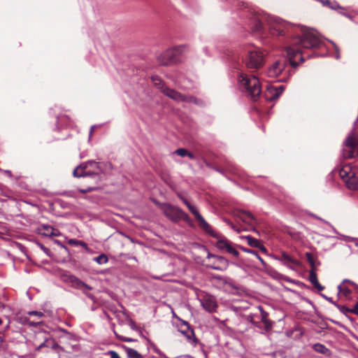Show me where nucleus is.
<instances>
[{"label":"nucleus","instance_id":"1","mask_svg":"<svg viewBox=\"0 0 358 358\" xmlns=\"http://www.w3.org/2000/svg\"><path fill=\"white\" fill-rule=\"evenodd\" d=\"M320 43V40L310 32H305L301 36L293 37L290 45L285 48L287 60L282 59L274 62L268 69V76L271 78L278 77L285 70L287 62L293 68H296L299 62H303V49L318 48Z\"/></svg>","mask_w":358,"mask_h":358},{"label":"nucleus","instance_id":"2","mask_svg":"<svg viewBox=\"0 0 358 358\" xmlns=\"http://www.w3.org/2000/svg\"><path fill=\"white\" fill-rule=\"evenodd\" d=\"M160 208L166 217L173 222H178L180 220L185 222L189 227H194L192 220L182 209L169 203H162Z\"/></svg>","mask_w":358,"mask_h":358},{"label":"nucleus","instance_id":"3","mask_svg":"<svg viewBox=\"0 0 358 358\" xmlns=\"http://www.w3.org/2000/svg\"><path fill=\"white\" fill-rule=\"evenodd\" d=\"M238 79L248 95L250 96L253 100H256L262 92L259 79L255 76L250 77L244 73H241Z\"/></svg>","mask_w":358,"mask_h":358},{"label":"nucleus","instance_id":"4","mask_svg":"<svg viewBox=\"0 0 358 358\" xmlns=\"http://www.w3.org/2000/svg\"><path fill=\"white\" fill-rule=\"evenodd\" d=\"M338 174L348 188L358 189V169L344 165L339 169Z\"/></svg>","mask_w":358,"mask_h":358},{"label":"nucleus","instance_id":"5","mask_svg":"<svg viewBox=\"0 0 358 358\" xmlns=\"http://www.w3.org/2000/svg\"><path fill=\"white\" fill-rule=\"evenodd\" d=\"M243 62L247 69L252 71L260 69L264 64V55L257 48L248 50Z\"/></svg>","mask_w":358,"mask_h":358},{"label":"nucleus","instance_id":"6","mask_svg":"<svg viewBox=\"0 0 358 358\" xmlns=\"http://www.w3.org/2000/svg\"><path fill=\"white\" fill-rule=\"evenodd\" d=\"M186 48V45H180L167 49L158 57V63L162 66L171 65L176 62V57L182 54Z\"/></svg>","mask_w":358,"mask_h":358},{"label":"nucleus","instance_id":"7","mask_svg":"<svg viewBox=\"0 0 358 358\" xmlns=\"http://www.w3.org/2000/svg\"><path fill=\"white\" fill-rule=\"evenodd\" d=\"M101 172L99 163L90 161L85 164H81L73 171L75 177H83L88 176H98Z\"/></svg>","mask_w":358,"mask_h":358},{"label":"nucleus","instance_id":"8","mask_svg":"<svg viewBox=\"0 0 358 358\" xmlns=\"http://www.w3.org/2000/svg\"><path fill=\"white\" fill-rule=\"evenodd\" d=\"M343 156L345 159L358 156V134H352L345 140L343 148Z\"/></svg>","mask_w":358,"mask_h":358},{"label":"nucleus","instance_id":"9","mask_svg":"<svg viewBox=\"0 0 358 358\" xmlns=\"http://www.w3.org/2000/svg\"><path fill=\"white\" fill-rule=\"evenodd\" d=\"M162 92L176 101L194 103V104H199V100L194 96L185 95L175 90L171 89L166 85H162Z\"/></svg>","mask_w":358,"mask_h":358},{"label":"nucleus","instance_id":"10","mask_svg":"<svg viewBox=\"0 0 358 358\" xmlns=\"http://www.w3.org/2000/svg\"><path fill=\"white\" fill-rule=\"evenodd\" d=\"M188 210L194 215L195 219L199 223V227L206 234L212 237H217V232L212 228V227L206 221L203 217L199 213L197 208L192 205L189 204L187 206Z\"/></svg>","mask_w":358,"mask_h":358},{"label":"nucleus","instance_id":"11","mask_svg":"<svg viewBox=\"0 0 358 358\" xmlns=\"http://www.w3.org/2000/svg\"><path fill=\"white\" fill-rule=\"evenodd\" d=\"M217 234L218 235L217 237H215L217 238V241L215 243V246L217 248H218L220 250L225 251L234 257H238L239 255V252L234 248L233 243L224 236L218 234L217 232Z\"/></svg>","mask_w":358,"mask_h":358},{"label":"nucleus","instance_id":"12","mask_svg":"<svg viewBox=\"0 0 358 358\" xmlns=\"http://www.w3.org/2000/svg\"><path fill=\"white\" fill-rule=\"evenodd\" d=\"M293 27L285 22L275 21L270 24V32L273 36H283L291 33Z\"/></svg>","mask_w":358,"mask_h":358},{"label":"nucleus","instance_id":"13","mask_svg":"<svg viewBox=\"0 0 358 358\" xmlns=\"http://www.w3.org/2000/svg\"><path fill=\"white\" fill-rule=\"evenodd\" d=\"M66 281L69 282L71 285V287L82 290L83 294H85L86 296H87L89 298H92V295L91 294H89L87 291V290H92V287L85 282H83L81 280L78 278L77 277L74 275H68L66 276V278L65 279Z\"/></svg>","mask_w":358,"mask_h":358},{"label":"nucleus","instance_id":"14","mask_svg":"<svg viewBox=\"0 0 358 358\" xmlns=\"http://www.w3.org/2000/svg\"><path fill=\"white\" fill-rule=\"evenodd\" d=\"M182 324L179 327V331L188 340V341L196 345L198 339L195 336L194 330L190 327L188 322L181 320Z\"/></svg>","mask_w":358,"mask_h":358},{"label":"nucleus","instance_id":"15","mask_svg":"<svg viewBox=\"0 0 358 358\" xmlns=\"http://www.w3.org/2000/svg\"><path fill=\"white\" fill-rule=\"evenodd\" d=\"M208 259L214 258L215 261L210 267L214 270L224 271L228 268L229 261L222 257L208 253Z\"/></svg>","mask_w":358,"mask_h":358},{"label":"nucleus","instance_id":"16","mask_svg":"<svg viewBox=\"0 0 358 358\" xmlns=\"http://www.w3.org/2000/svg\"><path fill=\"white\" fill-rule=\"evenodd\" d=\"M284 90V87L282 85L279 86L278 87H268L266 89L265 92V98L268 101H273L277 99L280 94L282 93Z\"/></svg>","mask_w":358,"mask_h":358},{"label":"nucleus","instance_id":"17","mask_svg":"<svg viewBox=\"0 0 358 358\" xmlns=\"http://www.w3.org/2000/svg\"><path fill=\"white\" fill-rule=\"evenodd\" d=\"M38 233L44 236H53L57 237L60 235L58 229L53 228L50 225H41L38 227Z\"/></svg>","mask_w":358,"mask_h":358},{"label":"nucleus","instance_id":"18","mask_svg":"<svg viewBox=\"0 0 358 358\" xmlns=\"http://www.w3.org/2000/svg\"><path fill=\"white\" fill-rule=\"evenodd\" d=\"M202 306L208 312H213L217 308L215 299L212 296H204L201 299Z\"/></svg>","mask_w":358,"mask_h":358},{"label":"nucleus","instance_id":"19","mask_svg":"<svg viewBox=\"0 0 358 358\" xmlns=\"http://www.w3.org/2000/svg\"><path fill=\"white\" fill-rule=\"evenodd\" d=\"M277 259L282 262L289 268H292V265L300 266V262L299 260L294 259L286 252H282L280 255L277 257Z\"/></svg>","mask_w":358,"mask_h":358},{"label":"nucleus","instance_id":"20","mask_svg":"<svg viewBox=\"0 0 358 358\" xmlns=\"http://www.w3.org/2000/svg\"><path fill=\"white\" fill-rule=\"evenodd\" d=\"M237 216L243 222L249 224H252L255 220L253 215L251 213L245 210L238 211Z\"/></svg>","mask_w":358,"mask_h":358},{"label":"nucleus","instance_id":"21","mask_svg":"<svg viewBox=\"0 0 358 358\" xmlns=\"http://www.w3.org/2000/svg\"><path fill=\"white\" fill-rule=\"evenodd\" d=\"M309 281L311 282V284L313 285V287L316 289H317L320 291H322L324 289V287L321 285L320 282H318L317 274L315 273V270L310 269L309 271V277H308Z\"/></svg>","mask_w":358,"mask_h":358},{"label":"nucleus","instance_id":"22","mask_svg":"<svg viewBox=\"0 0 358 358\" xmlns=\"http://www.w3.org/2000/svg\"><path fill=\"white\" fill-rule=\"evenodd\" d=\"M316 1L320 2L324 6H327L332 10H336L341 8L338 3L335 1L330 0H315Z\"/></svg>","mask_w":358,"mask_h":358},{"label":"nucleus","instance_id":"23","mask_svg":"<svg viewBox=\"0 0 358 358\" xmlns=\"http://www.w3.org/2000/svg\"><path fill=\"white\" fill-rule=\"evenodd\" d=\"M260 311V316H261V320L264 324L265 328L266 329H269L271 328V322L267 319L268 313L264 311L262 308H259Z\"/></svg>","mask_w":358,"mask_h":358},{"label":"nucleus","instance_id":"24","mask_svg":"<svg viewBox=\"0 0 358 358\" xmlns=\"http://www.w3.org/2000/svg\"><path fill=\"white\" fill-rule=\"evenodd\" d=\"M313 349L317 352L321 353L322 355H329V350L321 343L315 344L313 345Z\"/></svg>","mask_w":358,"mask_h":358},{"label":"nucleus","instance_id":"25","mask_svg":"<svg viewBox=\"0 0 358 358\" xmlns=\"http://www.w3.org/2000/svg\"><path fill=\"white\" fill-rule=\"evenodd\" d=\"M125 350L129 358H143V356L133 348H126Z\"/></svg>","mask_w":358,"mask_h":358},{"label":"nucleus","instance_id":"26","mask_svg":"<svg viewBox=\"0 0 358 358\" xmlns=\"http://www.w3.org/2000/svg\"><path fill=\"white\" fill-rule=\"evenodd\" d=\"M338 292L342 294L345 298H348L352 293L351 290L343 286V284L338 286Z\"/></svg>","mask_w":358,"mask_h":358},{"label":"nucleus","instance_id":"27","mask_svg":"<svg viewBox=\"0 0 358 358\" xmlns=\"http://www.w3.org/2000/svg\"><path fill=\"white\" fill-rule=\"evenodd\" d=\"M251 29L254 32H261L263 29L262 22L259 20H255L254 22V25L251 27Z\"/></svg>","mask_w":358,"mask_h":358},{"label":"nucleus","instance_id":"28","mask_svg":"<svg viewBox=\"0 0 358 358\" xmlns=\"http://www.w3.org/2000/svg\"><path fill=\"white\" fill-rule=\"evenodd\" d=\"M94 260L99 264H106L108 262V258L105 254H101L98 257L94 258Z\"/></svg>","mask_w":358,"mask_h":358},{"label":"nucleus","instance_id":"29","mask_svg":"<svg viewBox=\"0 0 358 358\" xmlns=\"http://www.w3.org/2000/svg\"><path fill=\"white\" fill-rule=\"evenodd\" d=\"M247 239L248 244L254 248H257L260 243L259 241L252 237V236H246L245 238Z\"/></svg>","mask_w":358,"mask_h":358},{"label":"nucleus","instance_id":"30","mask_svg":"<svg viewBox=\"0 0 358 358\" xmlns=\"http://www.w3.org/2000/svg\"><path fill=\"white\" fill-rule=\"evenodd\" d=\"M306 259H307L308 262L309 263V264L311 267L310 269L315 270V261L313 257V255L310 252H306Z\"/></svg>","mask_w":358,"mask_h":358},{"label":"nucleus","instance_id":"31","mask_svg":"<svg viewBox=\"0 0 358 358\" xmlns=\"http://www.w3.org/2000/svg\"><path fill=\"white\" fill-rule=\"evenodd\" d=\"M152 81L154 83V85H156V86H158L159 89H160L161 90H162V85H165L162 83V80L159 78L157 77V76L152 77Z\"/></svg>","mask_w":358,"mask_h":358},{"label":"nucleus","instance_id":"32","mask_svg":"<svg viewBox=\"0 0 358 358\" xmlns=\"http://www.w3.org/2000/svg\"><path fill=\"white\" fill-rule=\"evenodd\" d=\"M69 243L70 245H81L84 248H87V244L85 243H84L83 241H77V240H75V239H70L69 241Z\"/></svg>","mask_w":358,"mask_h":358},{"label":"nucleus","instance_id":"33","mask_svg":"<svg viewBox=\"0 0 358 358\" xmlns=\"http://www.w3.org/2000/svg\"><path fill=\"white\" fill-rule=\"evenodd\" d=\"M187 151L188 150L185 148H179L175 151V153L177 154L178 155L183 157L187 155Z\"/></svg>","mask_w":358,"mask_h":358},{"label":"nucleus","instance_id":"34","mask_svg":"<svg viewBox=\"0 0 358 358\" xmlns=\"http://www.w3.org/2000/svg\"><path fill=\"white\" fill-rule=\"evenodd\" d=\"M29 315H34L38 317V318H41L44 316L43 313L40 311H29L27 313Z\"/></svg>","mask_w":358,"mask_h":358},{"label":"nucleus","instance_id":"35","mask_svg":"<svg viewBox=\"0 0 358 358\" xmlns=\"http://www.w3.org/2000/svg\"><path fill=\"white\" fill-rule=\"evenodd\" d=\"M214 279L216 280H218L219 282H220L222 284H227V278H225V277H222V276H215L214 277Z\"/></svg>","mask_w":358,"mask_h":358},{"label":"nucleus","instance_id":"36","mask_svg":"<svg viewBox=\"0 0 358 358\" xmlns=\"http://www.w3.org/2000/svg\"><path fill=\"white\" fill-rule=\"evenodd\" d=\"M240 248H241L243 251H244V252H245L250 253V254H252V255H255V256H257V252H256V251H255V250H253L248 249V248H244V247H240Z\"/></svg>","mask_w":358,"mask_h":358},{"label":"nucleus","instance_id":"37","mask_svg":"<svg viewBox=\"0 0 358 358\" xmlns=\"http://www.w3.org/2000/svg\"><path fill=\"white\" fill-rule=\"evenodd\" d=\"M108 355H110V358H121L118 353L113 350L109 351Z\"/></svg>","mask_w":358,"mask_h":358},{"label":"nucleus","instance_id":"38","mask_svg":"<svg viewBox=\"0 0 358 358\" xmlns=\"http://www.w3.org/2000/svg\"><path fill=\"white\" fill-rule=\"evenodd\" d=\"M94 189V188H93V187H88L87 189H79L78 191L81 193L85 194L87 192H90L93 191Z\"/></svg>","mask_w":358,"mask_h":358},{"label":"nucleus","instance_id":"39","mask_svg":"<svg viewBox=\"0 0 358 358\" xmlns=\"http://www.w3.org/2000/svg\"><path fill=\"white\" fill-rule=\"evenodd\" d=\"M27 322L32 327H37L41 323V322L39 321H29V320H27Z\"/></svg>","mask_w":358,"mask_h":358},{"label":"nucleus","instance_id":"40","mask_svg":"<svg viewBox=\"0 0 358 358\" xmlns=\"http://www.w3.org/2000/svg\"><path fill=\"white\" fill-rule=\"evenodd\" d=\"M227 224L229 225L234 231L239 232V229L229 220L226 221Z\"/></svg>","mask_w":358,"mask_h":358},{"label":"nucleus","instance_id":"41","mask_svg":"<svg viewBox=\"0 0 358 358\" xmlns=\"http://www.w3.org/2000/svg\"><path fill=\"white\" fill-rule=\"evenodd\" d=\"M178 196H179L180 199L182 201V203L186 206H187L189 204H190V203L185 197H183L182 196L179 195Z\"/></svg>","mask_w":358,"mask_h":358},{"label":"nucleus","instance_id":"42","mask_svg":"<svg viewBox=\"0 0 358 358\" xmlns=\"http://www.w3.org/2000/svg\"><path fill=\"white\" fill-rule=\"evenodd\" d=\"M257 248H259V250L263 253L267 252V249L262 244H261V243H259V246Z\"/></svg>","mask_w":358,"mask_h":358},{"label":"nucleus","instance_id":"43","mask_svg":"<svg viewBox=\"0 0 358 358\" xmlns=\"http://www.w3.org/2000/svg\"><path fill=\"white\" fill-rule=\"evenodd\" d=\"M259 260V262H261V264H262V266L264 267H266L267 266V264L266 263L264 262V260L257 254V256H255Z\"/></svg>","mask_w":358,"mask_h":358},{"label":"nucleus","instance_id":"44","mask_svg":"<svg viewBox=\"0 0 358 358\" xmlns=\"http://www.w3.org/2000/svg\"><path fill=\"white\" fill-rule=\"evenodd\" d=\"M358 303L355 306L354 308L350 310V312L353 313H355V314H358ZM348 311H350V310L347 309Z\"/></svg>","mask_w":358,"mask_h":358},{"label":"nucleus","instance_id":"45","mask_svg":"<svg viewBox=\"0 0 358 358\" xmlns=\"http://www.w3.org/2000/svg\"><path fill=\"white\" fill-rule=\"evenodd\" d=\"M345 282H348L350 283V285H352L354 287L357 288V284H355V282H353L352 281H350V280H344L343 281V284L345 283Z\"/></svg>","mask_w":358,"mask_h":358},{"label":"nucleus","instance_id":"46","mask_svg":"<svg viewBox=\"0 0 358 358\" xmlns=\"http://www.w3.org/2000/svg\"><path fill=\"white\" fill-rule=\"evenodd\" d=\"M186 156H187L190 159H194V155L192 152H190L189 151H187V154Z\"/></svg>","mask_w":358,"mask_h":358},{"label":"nucleus","instance_id":"47","mask_svg":"<svg viewBox=\"0 0 358 358\" xmlns=\"http://www.w3.org/2000/svg\"><path fill=\"white\" fill-rule=\"evenodd\" d=\"M172 314H173V316L175 318L178 319V320H180V321H181V320H182L178 317V316H177V315L175 313V312H174L173 310H172Z\"/></svg>","mask_w":358,"mask_h":358},{"label":"nucleus","instance_id":"48","mask_svg":"<svg viewBox=\"0 0 358 358\" xmlns=\"http://www.w3.org/2000/svg\"><path fill=\"white\" fill-rule=\"evenodd\" d=\"M325 298H326V299H327V301H329L330 303H331L334 304L335 306H336V303H335L334 301H333V300H332V299H331V298H329V297H325Z\"/></svg>","mask_w":358,"mask_h":358},{"label":"nucleus","instance_id":"49","mask_svg":"<svg viewBox=\"0 0 358 358\" xmlns=\"http://www.w3.org/2000/svg\"><path fill=\"white\" fill-rule=\"evenodd\" d=\"M54 348L57 347V348H59V346L58 345L57 343H55L54 345H53Z\"/></svg>","mask_w":358,"mask_h":358},{"label":"nucleus","instance_id":"50","mask_svg":"<svg viewBox=\"0 0 358 358\" xmlns=\"http://www.w3.org/2000/svg\"><path fill=\"white\" fill-rule=\"evenodd\" d=\"M44 345H45V343H43L41 345H39L38 348L40 349V348H43Z\"/></svg>","mask_w":358,"mask_h":358},{"label":"nucleus","instance_id":"51","mask_svg":"<svg viewBox=\"0 0 358 358\" xmlns=\"http://www.w3.org/2000/svg\"><path fill=\"white\" fill-rule=\"evenodd\" d=\"M92 132H93V128H91V130H90V135H92Z\"/></svg>","mask_w":358,"mask_h":358},{"label":"nucleus","instance_id":"52","mask_svg":"<svg viewBox=\"0 0 358 358\" xmlns=\"http://www.w3.org/2000/svg\"><path fill=\"white\" fill-rule=\"evenodd\" d=\"M2 341H3V339H2V338L0 336V343H2Z\"/></svg>","mask_w":358,"mask_h":358},{"label":"nucleus","instance_id":"53","mask_svg":"<svg viewBox=\"0 0 358 358\" xmlns=\"http://www.w3.org/2000/svg\"><path fill=\"white\" fill-rule=\"evenodd\" d=\"M2 322H2V320L0 318V324H2Z\"/></svg>","mask_w":358,"mask_h":358}]
</instances>
